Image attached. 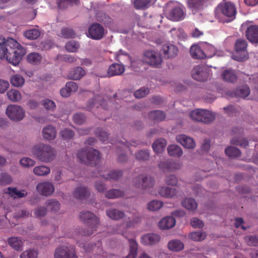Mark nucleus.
I'll return each mask as SVG.
<instances>
[{"label": "nucleus", "mask_w": 258, "mask_h": 258, "mask_svg": "<svg viewBox=\"0 0 258 258\" xmlns=\"http://www.w3.org/2000/svg\"><path fill=\"white\" fill-rule=\"evenodd\" d=\"M167 145L166 141L162 138L157 139L152 145L153 150L157 153H161Z\"/></svg>", "instance_id": "nucleus-38"}, {"label": "nucleus", "mask_w": 258, "mask_h": 258, "mask_svg": "<svg viewBox=\"0 0 258 258\" xmlns=\"http://www.w3.org/2000/svg\"><path fill=\"white\" fill-rule=\"evenodd\" d=\"M50 168L46 166L39 165L33 169V173L38 176H45L50 173Z\"/></svg>", "instance_id": "nucleus-35"}, {"label": "nucleus", "mask_w": 258, "mask_h": 258, "mask_svg": "<svg viewBox=\"0 0 258 258\" xmlns=\"http://www.w3.org/2000/svg\"><path fill=\"white\" fill-rule=\"evenodd\" d=\"M149 117L150 119L155 121H161L165 119V113L161 110H154L149 113Z\"/></svg>", "instance_id": "nucleus-40"}, {"label": "nucleus", "mask_w": 258, "mask_h": 258, "mask_svg": "<svg viewBox=\"0 0 258 258\" xmlns=\"http://www.w3.org/2000/svg\"><path fill=\"white\" fill-rule=\"evenodd\" d=\"M160 239V236L154 233H148L143 235L141 242L144 245H154L157 243Z\"/></svg>", "instance_id": "nucleus-22"}, {"label": "nucleus", "mask_w": 258, "mask_h": 258, "mask_svg": "<svg viewBox=\"0 0 258 258\" xmlns=\"http://www.w3.org/2000/svg\"><path fill=\"white\" fill-rule=\"evenodd\" d=\"M225 154L230 157H237L241 154V152L238 148L230 146L226 148L225 150Z\"/></svg>", "instance_id": "nucleus-51"}, {"label": "nucleus", "mask_w": 258, "mask_h": 258, "mask_svg": "<svg viewBox=\"0 0 258 258\" xmlns=\"http://www.w3.org/2000/svg\"><path fill=\"white\" fill-rule=\"evenodd\" d=\"M36 188L40 194L46 197L52 195L54 191L53 185L48 181L39 183Z\"/></svg>", "instance_id": "nucleus-17"}, {"label": "nucleus", "mask_w": 258, "mask_h": 258, "mask_svg": "<svg viewBox=\"0 0 258 258\" xmlns=\"http://www.w3.org/2000/svg\"><path fill=\"white\" fill-rule=\"evenodd\" d=\"M46 206L51 212H56L60 209V203L54 199H50L46 201L45 203Z\"/></svg>", "instance_id": "nucleus-42"}, {"label": "nucleus", "mask_w": 258, "mask_h": 258, "mask_svg": "<svg viewBox=\"0 0 258 258\" xmlns=\"http://www.w3.org/2000/svg\"><path fill=\"white\" fill-rule=\"evenodd\" d=\"M133 185L139 189H148L152 188L155 184L154 178L146 174H140L133 178Z\"/></svg>", "instance_id": "nucleus-9"}, {"label": "nucleus", "mask_w": 258, "mask_h": 258, "mask_svg": "<svg viewBox=\"0 0 258 258\" xmlns=\"http://www.w3.org/2000/svg\"><path fill=\"white\" fill-rule=\"evenodd\" d=\"M40 31L37 29H32L24 32V36L29 40H35L40 36Z\"/></svg>", "instance_id": "nucleus-45"}, {"label": "nucleus", "mask_w": 258, "mask_h": 258, "mask_svg": "<svg viewBox=\"0 0 258 258\" xmlns=\"http://www.w3.org/2000/svg\"><path fill=\"white\" fill-rule=\"evenodd\" d=\"M7 115L12 120L18 121L22 120L25 116L23 109L17 105H10L6 109Z\"/></svg>", "instance_id": "nucleus-13"}, {"label": "nucleus", "mask_w": 258, "mask_h": 258, "mask_svg": "<svg viewBox=\"0 0 258 258\" xmlns=\"http://www.w3.org/2000/svg\"><path fill=\"white\" fill-rule=\"evenodd\" d=\"M42 133L44 138L47 140H53L56 135L55 128L50 125H47L43 129Z\"/></svg>", "instance_id": "nucleus-31"}, {"label": "nucleus", "mask_w": 258, "mask_h": 258, "mask_svg": "<svg viewBox=\"0 0 258 258\" xmlns=\"http://www.w3.org/2000/svg\"><path fill=\"white\" fill-rule=\"evenodd\" d=\"M189 115L193 120L205 123H210L215 119V114L206 109H198L193 110L190 112Z\"/></svg>", "instance_id": "nucleus-7"}, {"label": "nucleus", "mask_w": 258, "mask_h": 258, "mask_svg": "<svg viewBox=\"0 0 258 258\" xmlns=\"http://www.w3.org/2000/svg\"><path fill=\"white\" fill-rule=\"evenodd\" d=\"M122 176V172L121 171L113 170L109 172L107 176L105 174H100L99 177L104 178L105 180L116 181Z\"/></svg>", "instance_id": "nucleus-33"}, {"label": "nucleus", "mask_w": 258, "mask_h": 258, "mask_svg": "<svg viewBox=\"0 0 258 258\" xmlns=\"http://www.w3.org/2000/svg\"><path fill=\"white\" fill-rule=\"evenodd\" d=\"M189 237L195 241H202L205 239L206 234L205 232L201 231L194 232L190 233Z\"/></svg>", "instance_id": "nucleus-60"}, {"label": "nucleus", "mask_w": 258, "mask_h": 258, "mask_svg": "<svg viewBox=\"0 0 258 258\" xmlns=\"http://www.w3.org/2000/svg\"><path fill=\"white\" fill-rule=\"evenodd\" d=\"M162 51L165 58H172L177 55L178 49L176 46L168 43L162 46Z\"/></svg>", "instance_id": "nucleus-19"}, {"label": "nucleus", "mask_w": 258, "mask_h": 258, "mask_svg": "<svg viewBox=\"0 0 258 258\" xmlns=\"http://www.w3.org/2000/svg\"><path fill=\"white\" fill-rule=\"evenodd\" d=\"M31 152L33 157L43 163H50L56 156L55 150L49 145L39 143L31 148Z\"/></svg>", "instance_id": "nucleus-2"}, {"label": "nucleus", "mask_w": 258, "mask_h": 258, "mask_svg": "<svg viewBox=\"0 0 258 258\" xmlns=\"http://www.w3.org/2000/svg\"><path fill=\"white\" fill-rule=\"evenodd\" d=\"M203 48L206 53V58H211L216 53V49L212 45L205 43L203 44Z\"/></svg>", "instance_id": "nucleus-47"}, {"label": "nucleus", "mask_w": 258, "mask_h": 258, "mask_svg": "<svg viewBox=\"0 0 258 258\" xmlns=\"http://www.w3.org/2000/svg\"><path fill=\"white\" fill-rule=\"evenodd\" d=\"M83 247L87 252H92L97 255L103 254L101 243L99 241L96 243H85Z\"/></svg>", "instance_id": "nucleus-20"}, {"label": "nucleus", "mask_w": 258, "mask_h": 258, "mask_svg": "<svg viewBox=\"0 0 258 258\" xmlns=\"http://www.w3.org/2000/svg\"><path fill=\"white\" fill-rule=\"evenodd\" d=\"M60 135L64 140H71L75 136L74 132L70 128H64L60 132Z\"/></svg>", "instance_id": "nucleus-61"}, {"label": "nucleus", "mask_w": 258, "mask_h": 258, "mask_svg": "<svg viewBox=\"0 0 258 258\" xmlns=\"http://www.w3.org/2000/svg\"><path fill=\"white\" fill-rule=\"evenodd\" d=\"M88 33L90 37L92 39L100 40L104 35V29L100 24L94 23L90 26Z\"/></svg>", "instance_id": "nucleus-15"}, {"label": "nucleus", "mask_w": 258, "mask_h": 258, "mask_svg": "<svg viewBox=\"0 0 258 258\" xmlns=\"http://www.w3.org/2000/svg\"><path fill=\"white\" fill-rule=\"evenodd\" d=\"M8 98L12 101L17 102L21 100V95L19 91L15 89H12L7 92Z\"/></svg>", "instance_id": "nucleus-53"}, {"label": "nucleus", "mask_w": 258, "mask_h": 258, "mask_svg": "<svg viewBox=\"0 0 258 258\" xmlns=\"http://www.w3.org/2000/svg\"><path fill=\"white\" fill-rule=\"evenodd\" d=\"M176 141L184 148L193 149L196 147V143L194 139L185 135H179L176 137Z\"/></svg>", "instance_id": "nucleus-18"}, {"label": "nucleus", "mask_w": 258, "mask_h": 258, "mask_svg": "<svg viewBox=\"0 0 258 258\" xmlns=\"http://www.w3.org/2000/svg\"><path fill=\"white\" fill-rule=\"evenodd\" d=\"M54 258H78L75 247L71 244L62 245L57 247Z\"/></svg>", "instance_id": "nucleus-11"}, {"label": "nucleus", "mask_w": 258, "mask_h": 258, "mask_svg": "<svg viewBox=\"0 0 258 258\" xmlns=\"http://www.w3.org/2000/svg\"><path fill=\"white\" fill-rule=\"evenodd\" d=\"M181 167V163L171 160L161 161L158 164V167L163 172L174 171L180 169Z\"/></svg>", "instance_id": "nucleus-14"}, {"label": "nucleus", "mask_w": 258, "mask_h": 258, "mask_svg": "<svg viewBox=\"0 0 258 258\" xmlns=\"http://www.w3.org/2000/svg\"><path fill=\"white\" fill-rule=\"evenodd\" d=\"M124 70L123 66L114 63L109 66L107 75L109 77L120 75L124 72Z\"/></svg>", "instance_id": "nucleus-26"}, {"label": "nucleus", "mask_w": 258, "mask_h": 258, "mask_svg": "<svg viewBox=\"0 0 258 258\" xmlns=\"http://www.w3.org/2000/svg\"><path fill=\"white\" fill-rule=\"evenodd\" d=\"M168 248L172 251H179L183 249L184 244L178 239H173L168 242Z\"/></svg>", "instance_id": "nucleus-34"}, {"label": "nucleus", "mask_w": 258, "mask_h": 258, "mask_svg": "<svg viewBox=\"0 0 258 258\" xmlns=\"http://www.w3.org/2000/svg\"><path fill=\"white\" fill-rule=\"evenodd\" d=\"M162 59L159 53L154 50H147L144 52L142 59L132 62V66L135 67L136 63L143 64L147 63L154 67H159L161 65Z\"/></svg>", "instance_id": "nucleus-4"}, {"label": "nucleus", "mask_w": 258, "mask_h": 258, "mask_svg": "<svg viewBox=\"0 0 258 258\" xmlns=\"http://www.w3.org/2000/svg\"><path fill=\"white\" fill-rule=\"evenodd\" d=\"M41 103L44 108L48 111H53L56 108L54 102L48 99L42 100Z\"/></svg>", "instance_id": "nucleus-55"}, {"label": "nucleus", "mask_w": 258, "mask_h": 258, "mask_svg": "<svg viewBox=\"0 0 258 258\" xmlns=\"http://www.w3.org/2000/svg\"><path fill=\"white\" fill-rule=\"evenodd\" d=\"M8 191L11 196L14 197L15 198H21L25 197L27 195V192L25 190L20 191L16 187H8Z\"/></svg>", "instance_id": "nucleus-49"}, {"label": "nucleus", "mask_w": 258, "mask_h": 258, "mask_svg": "<svg viewBox=\"0 0 258 258\" xmlns=\"http://www.w3.org/2000/svg\"><path fill=\"white\" fill-rule=\"evenodd\" d=\"M192 78L198 81L205 82L208 80L210 75V70L204 65L195 66L191 70Z\"/></svg>", "instance_id": "nucleus-12"}, {"label": "nucleus", "mask_w": 258, "mask_h": 258, "mask_svg": "<svg viewBox=\"0 0 258 258\" xmlns=\"http://www.w3.org/2000/svg\"><path fill=\"white\" fill-rule=\"evenodd\" d=\"M168 154L170 156L180 157L183 154L182 149L177 145H170L167 147Z\"/></svg>", "instance_id": "nucleus-37"}, {"label": "nucleus", "mask_w": 258, "mask_h": 258, "mask_svg": "<svg viewBox=\"0 0 258 258\" xmlns=\"http://www.w3.org/2000/svg\"><path fill=\"white\" fill-rule=\"evenodd\" d=\"M157 0H134V5L137 9H144L154 4Z\"/></svg>", "instance_id": "nucleus-39"}, {"label": "nucleus", "mask_w": 258, "mask_h": 258, "mask_svg": "<svg viewBox=\"0 0 258 258\" xmlns=\"http://www.w3.org/2000/svg\"><path fill=\"white\" fill-rule=\"evenodd\" d=\"M11 84L15 87H19L22 86L25 82L24 78L20 75H15L11 79Z\"/></svg>", "instance_id": "nucleus-50"}, {"label": "nucleus", "mask_w": 258, "mask_h": 258, "mask_svg": "<svg viewBox=\"0 0 258 258\" xmlns=\"http://www.w3.org/2000/svg\"><path fill=\"white\" fill-rule=\"evenodd\" d=\"M107 216L113 220H119L123 218L125 214L123 211L115 208H110L106 210Z\"/></svg>", "instance_id": "nucleus-27"}, {"label": "nucleus", "mask_w": 258, "mask_h": 258, "mask_svg": "<svg viewBox=\"0 0 258 258\" xmlns=\"http://www.w3.org/2000/svg\"><path fill=\"white\" fill-rule=\"evenodd\" d=\"M86 74V71L81 67L74 68L68 74V77L72 80H79Z\"/></svg>", "instance_id": "nucleus-25"}, {"label": "nucleus", "mask_w": 258, "mask_h": 258, "mask_svg": "<svg viewBox=\"0 0 258 258\" xmlns=\"http://www.w3.org/2000/svg\"><path fill=\"white\" fill-rule=\"evenodd\" d=\"M8 243L16 250L20 251L22 250L23 241L20 238L17 237L10 238L8 239Z\"/></svg>", "instance_id": "nucleus-36"}, {"label": "nucleus", "mask_w": 258, "mask_h": 258, "mask_svg": "<svg viewBox=\"0 0 258 258\" xmlns=\"http://www.w3.org/2000/svg\"><path fill=\"white\" fill-rule=\"evenodd\" d=\"M124 192L119 189H111L108 190L105 195V197L108 199L119 198L123 197Z\"/></svg>", "instance_id": "nucleus-41"}, {"label": "nucleus", "mask_w": 258, "mask_h": 258, "mask_svg": "<svg viewBox=\"0 0 258 258\" xmlns=\"http://www.w3.org/2000/svg\"><path fill=\"white\" fill-rule=\"evenodd\" d=\"M245 241L250 246H258V237L256 236L247 235L244 237Z\"/></svg>", "instance_id": "nucleus-62"}, {"label": "nucleus", "mask_w": 258, "mask_h": 258, "mask_svg": "<svg viewBox=\"0 0 258 258\" xmlns=\"http://www.w3.org/2000/svg\"><path fill=\"white\" fill-rule=\"evenodd\" d=\"M247 43L243 39H239L235 43V52L233 54V58L238 61L246 60L248 58L247 51Z\"/></svg>", "instance_id": "nucleus-10"}, {"label": "nucleus", "mask_w": 258, "mask_h": 258, "mask_svg": "<svg viewBox=\"0 0 258 258\" xmlns=\"http://www.w3.org/2000/svg\"><path fill=\"white\" fill-rule=\"evenodd\" d=\"M149 92L150 89L148 88L142 87L135 92L134 96L136 98L140 99L146 96Z\"/></svg>", "instance_id": "nucleus-58"}, {"label": "nucleus", "mask_w": 258, "mask_h": 258, "mask_svg": "<svg viewBox=\"0 0 258 258\" xmlns=\"http://www.w3.org/2000/svg\"><path fill=\"white\" fill-rule=\"evenodd\" d=\"M26 50L16 40L8 38L7 40L0 37V58H6L9 62L14 66L18 65Z\"/></svg>", "instance_id": "nucleus-1"}, {"label": "nucleus", "mask_w": 258, "mask_h": 258, "mask_svg": "<svg viewBox=\"0 0 258 258\" xmlns=\"http://www.w3.org/2000/svg\"><path fill=\"white\" fill-rule=\"evenodd\" d=\"M246 38L251 43H258V26L250 25L246 31Z\"/></svg>", "instance_id": "nucleus-21"}, {"label": "nucleus", "mask_w": 258, "mask_h": 258, "mask_svg": "<svg viewBox=\"0 0 258 258\" xmlns=\"http://www.w3.org/2000/svg\"><path fill=\"white\" fill-rule=\"evenodd\" d=\"M65 47L68 51L74 52L78 50L79 47V44L75 41H70L66 44Z\"/></svg>", "instance_id": "nucleus-64"}, {"label": "nucleus", "mask_w": 258, "mask_h": 258, "mask_svg": "<svg viewBox=\"0 0 258 258\" xmlns=\"http://www.w3.org/2000/svg\"><path fill=\"white\" fill-rule=\"evenodd\" d=\"M183 207L189 210H195L197 209L198 204L193 198H186L182 202Z\"/></svg>", "instance_id": "nucleus-44"}, {"label": "nucleus", "mask_w": 258, "mask_h": 258, "mask_svg": "<svg viewBox=\"0 0 258 258\" xmlns=\"http://www.w3.org/2000/svg\"><path fill=\"white\" fill-rule=\"evenodd\" d=\"M20 165L25 168H30L35 165L36 162L29 157H23L20 160Z\"/></svg>", "instance_id": "nucleus-56"}, {"label": "nucleus", "mask_w": 258, "mask_h": 258, "mask_svg": "<svg viewBox=\"0 0 258 258\" xmlns=\"http://www.w3.org/2000/svg\"><path fill=\"white\" fill-rule=\"evenodd\" d=\"M136 159L141 162H145L149 160L150 156L148 150H141L135 154Z\"/></svg>", "instance_id": "nucleus-46"}, {"label": "nucleus", "mask_w": 258, "mask_h": 258, "mask_svg": "<svg viewBox=\"0 0 258 258\" xmlns=\"http://www.w3.org/2000/svg\"><path fill=\"white\" fill-rule=\"evenodd\" d=\"M27 60L29 63L37 64L40 62L41 56L38 53L33 52L27 55Z\"/></svg>", "instance_id": "nucleus-52"}, {"label": "nucleus", "mask_w": 258, "mask_h": 258, "mask_svg": "<svg viewBox=\"0 0 258 258\" xmlns=\"http://www.w3.org/2000/svg\"><path fill=\"white\" fill-rule=\"evenodd\" d=\"M99 106L104 109H107L106 101L99 95H96L94 97L88 101L86 107L89 110H91L93 107L98 108Z\"/></svg>", "instance_id": "nucleus-16"}, {"label": "nucleus", "mask_w": 258, "mask_h": 258, "mask_svg": "<svg viewBox=\"0 0 258 258\" xmlns=\"http://www.w3.org/2000/svg\"><path fill=\"white\" fill-rule=\"evenodd\" d=\"M90 195V191L88 188L84 186H79L76 187L74 192V197L78 199H85Z\"/></svg>", "instance_id": "nucleus-28"}, {"label": "nucleus", "mask_w": 258, "mask_h": 258, "mask_svg": "<svg viewBox=\"0 0 258 258\" xmlns=\"http://www.w3.org/2000/svg\"><path fill=\"white\" fill-rule=\"evenodd\" d=\"M61 34L66 38H72L76 36V33L71 28H64L61 30Z\"/></svg>", "instance_id": "nucleus-63"}, {"label": "nucleus", "mask_w": 258, "mask_h": 258, "mask_svg": "<svg viewBox=\"0 0 258 258\" xmlns=\"http://www.w3.org/2000/svg\"><path fill=\"white\" fill-rule=\"evenodd\" d=\"M78 158L84 164L96 165L100 160V153L92 148L83 149L78 152Z\"/></svg>", "instance_id": "nucleus-3"}, {"label": "nucleus", "mask_w": 258, "mask_h": 258, "mask_svg": "<svg viewBox=\"0 0 258 258\" xmlns=\"http://www.w3.org/2000/svg\"><path fill=\"white\" fill-rule=\"evenodd\" d=\"M38 252L33 249H29L23 251L20 255V258H37Z\"/></svg>", "instance_id": "nucleus-59"}, {"label": "nucleus", "mask_w": 258, "mask_h": 258, "mask_svg": "<svg viewBox=\"0 0 258 258\" xmlns=\"http://www.w3.org/2000/svg\"><path fill=\"white\" fill-rule=\"evenodd\" d=\"M191 57L195 59H204L206 58L205 51L197 45H192L190 49Z\"/></svg>", "instance_id": "nucleus-30"}, {"label": "nucleus", "mask_w": 258, "mask_h": 258, "mask_svg": "<svg viewBox=\"0 0 258 258\" xmlns=\"http://www.w3.org/2000/svg\"><path fill=\"white\" fill-rule=\"evenodd\" d=\"M221 77L224 81L229 83H234L237 80V75L235 71L231 69L224 70Z\"/></svg>", "instance_id": "nucleus-24"}, {"label": "nucleus", "mask_w": 258, "mask_h": 258, "mask_svg": "<svg viewBox=\"0 0 258 258\" xmlns=\"http://www.w3.org/2000/svg\"><path fill=\"white\" fill-rule=\"evenodd\" d=\"M216 15L221 21V15L228 18L225 20L226 22L233 20L235 18L236 13V8L233 4L231 2H225L219 5L216 10Z\"/></svg>", "instance_id": "nucleus-5"}, {"label": "nucleus", "mask_w": 258, "mask_h": 258, "mask_svg": "<svg viewBox=\"0 0 258 258\" xmlns=\"http://www.w3.org/2000/svg\"><path fill=\"white\" fill-rule=\"evenodd\" d=\"M130 241V252L125 258H136L138 250V244L136 241L131 239Z\"/></svg>", "instance_id": "nucleus-43"}, {"label": "nucleus", "mask_w": 258, "mask_h": 258, "mask_svg": "<svg viewBox=\"0 0 258 258\" xmlns=\"http://www.w3.org/2000/svg\"><path fill=\"white\" fill-rule=\"evenodd\" d=\"M160 196L163 197L170 198L176 195V190L174 188L162 186L158 190Z\"/></svg>", "instance_id": "nucleus-32"}, {"label": "nucleus", "mask_w": 258, "mask_h": 258, "mask_svg": "<svg viewBox=\"0 0 258 258\" xmlns=\"http://www.w3.org/2000/svg\"><path fill=\"white\" fill-rule=\"evenodd\" d=\"M187 5L192 12L203 10L206 5V0H187Z\"/></svg>", "instance_id": "nucleus-23"}, {"label": "nucleus", "mask_w": 258, "mask_h": 258, "mask_svg": "<svg viewBox=\"0 0 258 258\" xmlns=\"http://www.w3.org/2000/svg\"><path fill=\"white\" fill-rule=\"evenodd\" d=\"M230 143L236 146H239L243 147H245L248 145V141L240 137H233L230 140Z\"/></svg>", "instance_id": "nucleus-54"}, {"label": "nucleus", "mask_w": 258, "mask_h": 258, "mask_svg": "<svg viewBox=\"0 0 258 258\" xmlns=\"http://www.w3.org/2000/svg\"><path fill=\"white\" fill-rule=\"evenodd\" d=\"M173 2H169L167 4L165 12L167 17L174 21H177L182 20L184 17V13L183 9L177 5H175Z\"/></svg>", "instance_id": "nucleus-8"}, {"label": "nucleus", "mask_w": 258, "mask_h": 258, "mask_svg": "<svg viewBox=\"0 0 258 258\" xmlns=\"http://www.w3.org/2000/svg\"><path fill=\"white\" fill-rule=\"evenodd\" d=\"M250 92V89L247 86H243L235 91V95L237 97L245 98L247 97Z\"/></svg>", "instance_id": "nucleus-48"}, {"label": "nucleus", "mask_w": 258, "mask_h": 258, "mask_svg": "<svg viewBox=\"0 0 258 258\" xmlns=\"http://www.w3.org/2000/svg\"><path fill=\"white\" fill-rule=\"evenodd\" d=\"M80 218L82 221L85 222L87 225L88 228L91 230L90 232L88 231L87 233L85 232V235H89L93 234V232L96 230L100 223L99 218L94 213L89 211H83L80 212Z\"/></svg>", "instance_id": "nucleus-6"}, {"label": "nucleus", "mask_w": 258, "mask_h": 258, "mask_svg": "<svg viewBox=\"0 0 258 258\" xmlns=\"http://www.w3.org/2000/svg\"><path fill=\"white\" fill-rule=\"evenodd\" d=\"M176 221L173 217L168 216L163 218L159 223V227L162 229H168L172 228Z\"/></svg>", "instance_id": "nucleus-29"}, {"label": "nucleus", "mask_w": 258, "mask_h": 258, "mask_svg": "<svg viewBox=\"0 0 258 258\" xmlns=\"http://www.w3.org/2000/svg\"><path fill=\"white\" fill-rule=\"evenodd\" d=\"M12 181V177L6 172L0 173V185H6L10 184Z\"/></svg>", "instance_id": "nucleus-57"}]
</instances>
